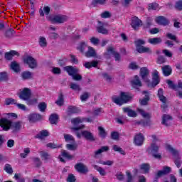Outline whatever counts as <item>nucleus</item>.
Masks as SVG:
<instances>
[{"label": "nucleus", "mask_w": 182, "mask_h": 182, "mask_svg": "<svg viewBox=\"0 0 182 182\" xmlns=\"http://www.w3.org/2000/svg\"><path fill=\"white\" fill-rule=\"evenodd\" d=\"M20 54L18 51L11 50L9 52H6L4 54V58L6 60H12L14 56H19Z\"/></svg>", "instance_id": "nucleus-17"}, {"label": "nucleus", "mask_w": 182, "mask_h": 182, "mask_svg": "<svg viewBox=\"0 0 182 182\" xmlns=\"http://www.w3.org/2000/svg\"><path fill=\"white\" fill-rule=\"evenodd\" d=\"M153 25V19L150 17H147L146 20V23L142 24L143 29L146 31V29H150L151 26Z\"/></svg>", "instance_id": "nucleus-29"}, {"label": "nucleus", "mask_w": 182, "mask_h": 182, "mask_svg": "<svg viewBox=\"0 0 182 182\" xmlns=\"http://www.w3.org/2000/svg\"><path fill=\"white\" fill-rule=\"evenodd\" d=\"M29 153H31V149L29 148H25L23 149V153L20 154V156L21 159H26Z\"/></svg>", "instance_id": "nucleus-54"}, {"label": "nucleus", "mask_w": 182, "mask_h": 182, "mask_svg": "<svg viewBox=\"0 0 182 182\" xmlns=\"http://www.w3.org/2000/svg\"><path fill=\"white\" fill-rule=\"evenodd\" d=\"M171 173V168L168 166H164L163 170L159 171L154 182H158L157 180L160 178V177H163V176H167V174H170Z\"/></svg>", "instance_id": "nucleus-10"}, {"label": "nucleus", "mask_w": 182, "mask_h": 182, "mask_svg": "<svg viewBox=\"0 0 182 182\" xmlns=\"http://www.w3.org/2000/svg\"><path fill=\"white\" fill-rule=\"evenodd\" d=\"M71 123L74 126V127L71 128L73 132H78V130H82L85 129V125L80 124L83 123V119H80V117H76L71 119Z\"/></svg>", "instance_id": "nucleus-6"}, {"label": "nucleus", "mask_w": 182, "mask_h": 182, "mask_svg": "<svg viewBox=\"0 0 182 182\" xmlns=\"http://www.w3.org/2000/svg\"><path fill=\"white\" fill-rule=\"evenodd\" d=\"M134 143L135 146H143V143H144V136L143 134L139 133L136 134L134 138Z\"/></svg>", "instance_id": "nucleus-14"}, {"label": "nucleus", "mask_w": 182, "mask_h": 182, "mask_svg": "<svg viewBox=\"0 0 182 182\" xmlns=\"http://www.w3.org/2000/svg\"><path fill=\"white\" fill-rule=\"evenodd\" d=\"M141 170H143L145 173H147L150 171V164H142L140 166Z\"/></svg>", "instance_id": "nucleus-48"}, {"label": "nucleus", "mask_w": 182, "mask_h": 182, "mask_svg": "<svg viewBox=\"0 0 182 182\" xmlns=\"http://www.w3.org/2000/svg\"><path fill=\"white\" fill-rule=\"evenodd\" d=\"M87 48V44L85 42L80 43V46L77 48V49L81 52V53H84L85 50Z\"/></svg>", "instance_id": "nucleus-47"}, {"label": "nucleus", "mask_w": 182, "mask_h": 182, "mask_svg": "<svg viewBox=\"0 0 182 182\" xmlns=\"http://www.w3.org/2000/svg\"><path fill=\"white\" fill-rule=\"evenodd\" d=\"M31 96H32L31 89L27 87L23 88V90L18 93L19 99H21V100H24V102L31 99Z\"/></svg>", "instance_id": "nucleus-8"}, {"label": "nucleus", "mask_w": 182, "mask_h": 182, "mask_svg": "<svg viewBox=\"0 0 182 182\" xmlns=\"http://www.w3.org/2000/svg\"><path fill=\"white\" fill-rule=\"evenodd\" d=\"M23 80H29L32 79V73L31 71H24L21 73Z\"/></svg>", "instance_id": "nucleus-36"}, {"label": "nucleus", "mask_w": 182, "mask_h": 182, "mask_svg": "<svg viewBox=\"0 0 182 182\" xmlns=\"http://www.w3.org/2000/svg\"><path fill=\"white\" fill-rule=\"evenodd\" d=\"M99 26L97 27V32H98V33H102V35H107L109 31L105 28V24L100 21H99Z\"/></svg>", "instance_id": "nucleus-23"}, {"label": "nucleus", "mask_w": 182, "mask_h": 182, "mask_svg": "<svg viewBox=\"0 0 182 182\" xmlns=\"http://www.w3.org/2000/svg\"><path fill=\"white\" fill-rule=\"evenodd\" d=\"M66 113L68 116H72V114L80 113V109L76 106H68Z\"/></svg>", "instance_id": "nucleus-20"}, {"label": "nucleus", "mask_w": 182, "mask_h": 182, "mask_svg": "<svg viewBox=\"0 0 182 182\" xmlns=\"http://www.w3.org/2000/svg\"><path fill=\"white\" fill-rule=\"evenodd\" d=\"M113 150L114 151H118V153H120V154H122V156H126V152L124 151V150H123V149L117 145L113 146Z\"/></svg>", "instance_id": "nucleus-50"}, {"label": "nucleus", "mask_w": 182, "mask_h": 182, "mask_svg": "<svg viewBox=\"0 0 182 182\" xmlns=\"http://www.w3.org/2000/svg\"><path fill=\"white\" fill-rule=\"evenodd\" d=\"M38 44L41 48H46V46H48V41L45 37L40 36L38 38Z\"/></svg>", "instance_id": "nucleus-38"}, {"label": "nucleus", "mask_w": 182, "mask_h": 182, "mask_svg": "<svg viewBox=\"0 0 182 182\" xmlns=\"http://www.w3.org/2000/svg\"><path fill=\"white\" fill-rule=\"evenodd\" d=\"M173 120V117L168 115V114H164L162 116V124H164V126H166V127H168V126L171 125V121Z\"/></svg>", "instance_id": "nucleus-16"}, {"label": "nucleus", "mask_w": 182, "mask_h": 182, "mask_svg": "<svg viewBox=\"0 0 182 182\" xmlns=\"http://www.w3.org/2000/svg\"><path fill=\"white\" fill-rule=\"evenodd\" d=\"M114 48L113 47H108L107 48V52L104 53V57L105 59H110L112 58L111 55H113Z\"/></svg>", "instance_id": "nucleus-35"}, {"label": "nucleus", "mask_w": 182, "mask_h": 182, "mask_svg": "<svg viewBox=\"0 0 182 182\" xmlns=\"http://www.w3.org/2000/svg\"><path fill=\"white\" fill-rule=\"evenodd\" d=\"M76 171L81 173L82 174H87L89 173V168L86 165H84L83 163H77L75 166Z\"/></svg>", "instance_id": "nucleus-12"}, {"label": "nucleus", "mask_w": 182, "mask_h": 182, "mask_svg": "<svg viewBox=\"0 0 182 182\" xmlns=\"http://www.w3.org/2000/svg\"><path fill=\"white\" fill-rule=\"evenodd\" d=\"M112 102L116 105H118V106H122V105H124V102H123V100H122V97H112Z\"/></svg>", "instance_id": "nucleus-42"}, {"label": "nucleus", "mask_w": 182, "mask_h": 182, "mask_svg": "<svg viewBox=\"0 0 182 182\" xmlns=\"http://www.w3.org/2000/svg\"><path fill=\"white\" fill-rule=\"evenodd\" d=\"M61 156L64 157L65 159H68V160H72L73 159V156L70 155L69 152L63 150L62 151Z\"/></svg>", "instance_id": "nucleus-56"}, {"label": "nucleus", "mask_w": 182, "mask_h": 182, "mask_svg": "<svg viewBox=\"0 0 182 182\" xmlns=\"http://www.w3.org/2000/svg\"><path fill=\"white\" fill-rule=\"evenodd\" d=\"M120 96L124 103H127V102L132 100V97H130L127 92H121Z\"/></svg>", "instance_id": "nucleus-34"}, {"label": "nucleus", "mask_w": 182, "mask_h": 182, "mask_svg": "<svg viewBox=\"0 0 182 182\" xmlns=\"http://www.w3.org/2000/svg\"><path fill=\"white\" fill-rule=\"evenodd\" d=\"M159 83H160V76H159V71H157V70H155L152 75L151 87H156V86H157V85H159Z\"/></svg>", "instance_id": "nucleus-15"}, {"label": "nucleus", "mask_w": 182, "mask_h": 182, "mask_svg": "<svg viewBox=\"0 0 182 182\" xmlns=\"http://www.w3.org/2000/svg\"><path fill=\"white\" fill-rule=\"evenodd\" d=\"M166 83L170 89H173V90H177V85L174 84L173 81L168 80H166Z\"/></svg>", "instance_id": "nucleus-59"}, {"label": "nucleus", "mask_w": 182, "mask_h": 182, "mask_svg": "<svg viewBox=\"0 0 182 182\" xmlns=\"http://www.w3.org/2000/svg\"><path fill=\"white\" fill-rule=\"evenodd\" d=\"M40 156L42 159V160H44V161H48V160H50V154L46 151H40Z\"/></svg>", "instance_id": "nucleus-37"}, {"label": "nucleus", "mask_w": 182, "mask_h": 182, "mask_svg": "<svg viewBox=\"0 0 182 182\" xmlns=\"http://www.w3.org/2000/svg\"><path fill=\"white\" fill-rule=\"evenodd\" d=\"M156 22L158 25H162V26H167L170 23V21L164 16L156 17Z\"/></svg>", "instance_id": "nucleus-22"}, {"label": "nucleus", "mask_w": 182, "mask_h": 182, "mask_svg": "<svg viewBox=\"0 0 182 182\" xmlns=\"http://www.w3.org/2000/svg\"><path fill=\"white\" fill-rule=\"evenodd\" d=\"M136 50L139 53H151V50L149 47H138L136 48Z\"/></svg>", "instance_id": "nucleus-33"}, {"label": "nucleus", "mask_w": 182, "mask_h": 182, "mask_svg": "<svg viewBox=\"0 0 182 182\" xmlns=\"http://www.w3.org/2000/svg\"><path fill=\"white\" fill-rule=\"evenodd\" d=\"M26 102V104L28 106H32V105H36L38 103V99H36V98H33V99L28 98V100H27Z\"/></svg>", "instance_id": "nucleus-60"}, {"label": "nucleus", "mask_w": 182, "mask_h": 182, "mask_svg": "<svg viewBox=\"0 0 182 182\" xmlns=\"http://www.w3.org/2000/svg\"><path fill=\"white\" fill-rule=\"evenodd\" d=\"M162 73L164 76H170L171 73H173V68H171V66L167 65L162 67Z\"/></svg>", "instance_id": "nucleus-24"}, {"label": "nucleus", "mask_w": 182, "mask_h": 182, "mask_svg": "<svg viewBox=\"0 0 182 182\" xmlns=\"http://www.w3.org/2000/svg\"><path fill=\"white\" fill-rule=\"evenodd\" d=\"M167 150L171 153L174 157V163L178 168L181 167V157L180 156V153L176 149L173 148L171 145H168L166 146Z\"/></svg>", "instance_id": "nucleus-3"}, {"label": "nucleus", "mask_w": 182, "mask_h": 182, "mask_svg": "<svg viewBox=\"0 0 182 182\" xmlns=\"http://www.w3.org/2000/svg\"><path fill=\"white\" fill-rule=\"evenodd\" d=\"M8 73L6 72H1L0 73V81L1 82H6L8 80Z\"/></svg>", "instance_id": "nucleus-53"}, {"label": "nucleus", "mask_w": 182, "mask_h": 182, "mask_svg": "<svg viewBox=\"0 0 182 182\" xmlns=\"http://www.w3.org/2000/svg\"><path fill=\"white\" fill-rule=\"evenodd\" d=\"M10 68L14 70L15 73H19L21 72V65L16 61H12L10 65Z\"/></svg>", "instance_id": "nucleus-25"}, {"label": "nucleus", "mask_w": 182, "mask_h": 182, "mask_svg": "<svg viewBox=\"0 0 182 182\" xmlns=\"http://www.w3.org/2000/svg\"><path fill=\"white\" fill-rule=\"evenodd\" d=\"M148 9L149 11H156V9H159V4L157 3H151L148 5Z\"/></svg>", "instance_id": "nucleus-57"}, {"label": "nucleus", "mask_w": 182, "mask_h": 182, "mask_svg": "<svg viewBox=\"0 0 182 182\" xmlns=\"http://www.w3.org/2000/svg\"><path fill=\"white\" fill-rule=\"evenodd\" d=\"M81 135L85 140H88L89 141H95L96 138H95V136L92 132L87 130H84L81 132Z\"/></svg>", "instance_id": "nucleus-13"}, {"label": "nucleus", "mask_w": 182, "mask_h": 182, "mask_svg": "<svg viewBox=\"0 0 182 182\" xmlns=\"http://www.w3.org/2000/svg\"><path fill=\"white\" fill-rule=\"evenodd\" d=\"M130 25L134 31H139L140 26H143V21L139 17L134 16L131 18Z\"/></svg>", "instance_id": "nucleus-9"}, {"label": "nucleus", "mask_w": 182, "mask_h": 182, "mask_svg": "<svg viewBox=\"0 0 182 182\" xmlns=\"http://www.w3.org/2000/svg\"><path fill=\"white\" fill-rule=\"evenodd\" d=\"M4 171L7 173V174H13L14 173V168H12V166L9 164H6L4 167Z\"/></svg>", "instance_id": "nucleus-39"}, {"label": "nucleus", "mask_w": 182, "mask_h": 182, "mask_svg": "<svg viewBox=\"0 0 182 182\" xmlns=\"http://www.w3.org/2000/svg\"><path fill=\"white\" fill-rule=\"evenodd\" d=\"M138 111L142 116V117H144V119H147L148 120H150V119L151 118V114H150V113L146 112L143 109H139Z\"/></svg>", "instance_id": "nucleus-45"}, {"label": "nucleus", "mask_w": 182, "mask_h": 182, "mask_svg": "<svg viewBox=\"0 0 182 182\" xmlns=\"http://www.w3.org/2000/svg\"><path fill=\"white\" fill-rule=\"evenodd\" d=\"M139 75L144 82H149V76H150V71L147 69V67L141 68Z\"/></svg>", "instance_id": "nucleus-11"}, {"label": "nucleus", "mask_w": 182, "mask_h": 182, "mask_svg": "<svg viewBox=\"0 0 182 182\" xmlns=\"http://www.w3.org/2000/svg\"><path fill=\"white\" fill-rule=\"evenodd\" d=\"M48 136H49V132L48 130H42L39 134L36 135L35 138L43 140V137H48Z\"/></svg>", "instance_id": "nucleus-31"}, {"label": "nucleus", "mask_w": 182, "mask_h": 182, "mask_svg": "<svg viewBox=\"0 0 182 182\" xmlns=\"http://www.w3.org/2000/svg\"><path fill=\"white\" fill-rule=\"evenodd\" d=\"M122 110L124 113H127V116L129 117H136L137 116V113H136L134 110L130 109V107H124Z\"/></svg>", "instance_id": "nucleus-27"}, {"label": "nucleus", "mask_w": 182, "mask_h": 182, "mask_svg": "<svg viewBox=\"0 0 182 182\" xmlns=\"http://www.w3.org/2000/svg\"><path fill=\"white\" fill-rule=\"evenodd\" d=\"M157 96L161 102L162 103H166L167 98L164 96V92L163 91L162 88H159L158 90V94Z\"/></svg>", "instance_id": "nucleus-28"}, {"label": "nucleus", "mask_w": 182, "mask_h": 182, "mask_svg": "<svg viewBox=\"0 0 182 182\" xmlns=\"http://www.w3.org/2000/svg\"><path fill=\"white\" fill-rule=\"evenodd\" d=\"M160 147L156 143L151 144V146L146 149L148 154L152 156L154 159H161V154H159Z\"/></svg>", "instance_id": "nucleus-5"}, {"label": "nucleus", "mask_w": 182, "mask_h": 182, "mask_svg": "<svg viewBox=\"0 0 182 182\" xmlns=\"http://www.w3.org/2000/svg\"><path fill=\"white\" fill-rule=\"evenodd\" d=\"M131 85L134 89H139V87H141L142 84L141 81L140 80V77H138V75H135L134 77V80L131 81Z\"/></svg>", "instance_id": "nucleus-18"}, {"label": "nucleus", "mask_w": 182, "mask_h": 182, "mask_svg": "<svg viewBox=\"0 0 182 182\" xmlns=\"http://www.w3.org/2000/svg\"><path fill=\"white\" fill-rule=\"evenodd\" d=\"M92 167L100 173V176H106V171L103 168L97 165H92Z\"/></svg>", "instance_id": "nucleus-43"}, {"label": "nucleus", "mask_w": 182, "mask_h": 182, "mask_svg": "<svg viewBox=\"0 0 182 182\" xmlns=\"http://www.w3.org/2000/svg\"><path fill=\"white\" fill-rule=\"evenodd\" d=\"M86 58H97L96 50L92 47L89 46L88 50L85 52Z\"/></svg>", "instance_id": "nucleus-26"}, {"label": "nucleus", "mask_w": 182, "mask_h": 182, "mask_svg": "<svg viewBox=\"0 0 182 182\" xmlns=\"http://www.w3.org/2000/svg\"><path fill=\"white\" fill-rule=\"evenodd\" d=\"M99 130V136L102 137V139H105V137L107 136V133L106 132V130L102 127H98Z\"/></svg>", "instance_id": "nucleus-44"}, {"label": "nucleus", "mask_w": 182, "mask_h": 182, "mask_svg": "<svg viewBox=\"0 0 182 182\" xmlns=\"http://www.w3.org/2000/svg\"><path fill=\"white\" fill-rule=\"evenodd\" d=\"M70 88L72 89V90H75L76 92H80V90H82L80 85H77V83H74V82L70 83Z\"/></svg>", "instance_id": "nucleus-46"}, {"label": "nucleus", "mask_w": 182, "mask_h": 182, "mask_svg": "<svg viewBox=\"0 0 182 182\" xmlns=\"http://www.w3.org/2000/svg\"><path fill=\"white\" fill-rule=\"evenodd\" d=\"M58 120H59V115L58 114H51L49 117V122L50 124H58Z\"/></svg>", "instance_id": "nucleus-30"}, {"label": "nucleus", "mask_w": 182, "mask_h": 182, "mask_svg": "<svg viewBox=\"0 0 182 182\" xmlns=\"http://www.w3.org/2000/svg\"><path fill=\"white\" fill-rule=\"evenodd\" d=\"M38 107L40 110V112H45L46 110V107H48V105H46V102H41L38 104Z\"/></svg>", "instance_id": "nucleus-61"}, {"label": "nucleus", "mask_w": 182, "mask_h": 182, "mask_svg": "<svg viewBox=\"0 0 182 182\" xmlns=\"http://www.w3.org/2000/svg\"><path fill=\"white\" fill-rule=\"evenodd\" d=\"M107 0H92V5L96 6L97 5H105Z\"/></svg>", "instance_id": "nucleus-51"}, {"label": "nucleus", "mask_w": 182, "mask_h": 182, "mask_svg": "<svg viewBox=\"0 0 182 182\" xmlns=\"http://www.w3.org/2000/svg\"><path fill=\"white\" fill-rule=\"evenodd\" d=\"M23 62L26 65H28L30 69H36L38 68V62H36V59L31 55L24 57L23 58Z\"/></svg>", "instance_id": "nucleus-7"}, {"label": "nucleus", "mask_w": 182, "mask_h": 182, "mask_svg": "<svg viewBox=\"0 0 182 182\" xmlns=\"http://www.w3.org/2000/svg\"><path fill=\"white\" fill-rule=\"evenodd\" d=\"M16 32L14 31V29L9 28L5 32V36L6 38H12L14 35H15Z\"/></svg>", "instance_id": "nucleus-52"}, {"label": "nucleus", "mask_w": 182, "mask_h": 182, "mask_svg": "<svg viewBox=\"0 0 182 182\" xmlns=\"http://www.w3.org/2000/svg\"><path fill=\"white\" fill-rule=\"evenodd\" d=\"M22 127V122L18 121L16 122H12V121L6 119H0V132H8V130H13V133H16L19 132Z\"/></svg>", "instance_id": "nucleus-1"}, {"label": "nucleus", "mask_w": 182, "mask_h": 182, "mask_svg": "<svg viewBox=\"0 0 182 182\" xmlns=\"http://www.w3.org/2000/svg\"><path fill=\"white\" fill-rule=\"evenodd\" d=\"M30 123H36L39 120H42V115L41 114H31L28 116Z\"/></svg>", "instance_id": "nucleus-21"}, {"label": "nucleus", "mask_w": 182, "mask_h": 182, "mask_svg": "<svg viewBox=\"0 0 182 182\" xmlns=\"http://www.w3.org/2000/svg\"><path fill=\"white\" fill-rule=\"evenodd\" d=\"M104 151H109V146H102L100 149L95 151L94 157H97V156L102 154Z\"/></svg>", "instance_id": "nucleus-41"}, {"label": "nucleus", "mask_w": 182, "mask_h": 182, "mask_svg": "<svg viewBox=\"0 0 182 182\" xmlns=\"http://www.w3.org/2000/svg\"><path fill=\"white\" fill-rule=\"evenodd\" d=\"M142 95H145V97L142 100H139L141 106H147L150 101V95L149 91H143Z\"/></svg>", "instance_id": "nucleus-19"}, {"label": "nucleus", "mask_w": 182, "mask_h": 182, "mask_svg": "<svg viewBox=\"0 0 182 182\" xmlns=\"http://www.w3.org/2000/svg\"><path fill=\"white\" fill-rule=\"evenodd\" d=\"M65 104V98H63V94L60 93L58 96V99L55 101V105L62 107Z\"/></svg>", "instance_id": "nucleus-40"}, {"label": "nucleus", "mask_w": 182, "mask_h": 182, "mask_svg": "<svg viewBox=\"0 0 182 182\" xmlns=\"http://www.w3.org/2000/svg\"><path fill=\"white\" fill-rule=\"evenodd\" d=\"M33 161L36 166V167L39 168L41 166H42V161H41V159L38 157H33Z\"/></svg>", "instance_id": "nucleus-55"}, {"label": "nucleus", "mask_w": 182, "mask_h": 182, "mask_svg": "<svg viewBox=\"0 0 182 182\" xmlns=\"http://www.w3.org/2000/svg\"><path fill=\"white\" fill-rule=\"evenodd\" d=\"M90 97V93L89 92H84L82 95H80V98L82 102H86L87 99Z\"/></svg>", "instance_id": "nucleus-58"}, {"label": "nucleus", "mask_w": 182, "mask_h": 182, "mask_svg": "<svg viewBox=\"0 0 182 182\" xmlns=\"http://www.w3.org/2000/svg\"><path fill=\"white\" fill-rule=\"evenodd\" d=\"M48 21H50L51 23H65V22L69 21V16L63 14H55L50 16Z\"/></svg>", "instance_id": "nucleus-4"}, {"label": "nucleus", "mask_w": 182, "mask_h": 182, "mask_svg": "<svg viewBox=\"0 0 182 182\" xmlns=\"http://www.w3.org/2000/svg\"><path fill=\"white\" fill-rule=\"evenodd\" d=\"M175 8L178 11H182V0H179L176 3Z\"/></svg>", "instance_id": "nucleus-64"}, {"label": "nucleus", "mask_w": 182, "mask_h": 182, "mask_svg": "<svg viewBox=\"0 0 182 182\" xmlns=\"http://www.w3.org/2000/svg\"><path fill=\"white\" fill-rule=\"evenodd\" d=\"M18 101L14 98H7L5 100V105L9 106V105H17Z\"/></svg>", "instance_id": "nucleus-49"}, {"label": "nucleus", "mask_w": 182, "mask_h": 182, "mask_svg": "<svg viewBox=\"0 0 182 182\" xmlns=\"http://www.w3.org/2000/svg\"><path fill=\"white\" fill-rule=\"evenodd\" d=\"M148 42L151 45H159V43H161V42H163V40H161V38L160 37H156L148 39Z\"/></svg>", "instance_id": "nucleus-32"}, {"label": "nucleus", "mask_w": 182, "mask_h": 182, "mask_svg": "<svg viewBox=\"0 0 182 182\" xmlns=\"http://www.w3.org/2000/svg\"><path fill=\"white\" fill-rule=\"evenodd\" d=\"M14 178L17 182H25V178L22 177L21 173H15Z\"/></svg>", "instance_id": "nucleus-62"}, {"label": "nucleus", "mask_w": 182, "mask_h": 182, "mask_svg": "<svg viewBox=\"0 0 182 182\" xmlns=\"http://www.w3.org/2000/svg\"><path fill=\"white\" fill-rule=\"evenodd\" d=\"M68 182H75L76 181V177L73 176V173H70L67 178Z\"/></svg>", "instance_id": "nucleus-63"}, {"label": "nucleus", "mask_w": 182, "mask_h": 182, "mask_svg": "<svg viewBox=\"0 0 182 182\" xmlns=\"http://www.w3.org/2000/svg\"><path fill=\"white\" fill-rule=\"evenodd\" d=\"M64 70L67 72L69 76H71L73 80H75L76 82H80L83 77L80 74H79V69L75 68L72 65H68L64 67Z\"/></svg>", "instance_id": "nucleus-2"}]
</instances>
